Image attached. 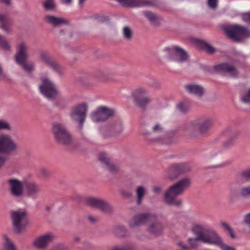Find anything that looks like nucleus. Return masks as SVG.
<instances>
[{
    "mask_svg": "<svg viewBox=\"0 0 250 250\" xmlns=\"http://www.w3.org/2000/svg\"><path fill=\"white\" fill-rule=\"evenodd\" d=\"M147 223L151 224L148 228L150 233L157 235L162 232L163 229L162 224L158 221L156 215L152 213H143L135 216L129 222V226L133 228Z\"/></svg>",
    "mask_w": 250,
    "mask_h": 250,
    "instance_id": "obj_1",
    "label": "nucleus"
},
{
    "mask_svg": "<svg viewBox=\"0 0 250 250\" xmlns=\"http://www.w3.org/2000/svg\"><path fill=\"white\" fill-rule=\"evenodd\" d=\"M190 180L188 178L183 179L171 186L165 193L164 199L166 202L170 205H174L180 207L182 202L180 199H176V197L181 194L189 187Z\"/></svg>",
    "mask_w": 250,
    "mask_h": 250,
    "instance_id": "obj_2",
    "label": "nucleus"
},
{
    "mask_svg": "<svg viewBox=\"0 0 250 250\" xmlns=\"http://www.w3.org/2000/svg\"><path fill=\"white\" fill-rule=\"evenodd\" d=\"M18 148V145L10 135L6 133L0 134V153H9L17 150ZM6 161V157L3 155H0V167L4 166Z\"/></svg>",
    "mask_w": 250,
    "mask_h": 250,
    "instance_id": "obj_3",
    "label": "nucleus"
},
{
    "mask_svg": "<svg viewBox=\"0 0 250 250\" xmlns=\"http://www.w3.org/2000/svg\"><path fill=\"white\" fill-rule=\"evenodd\" d=\"M213 119L211 117H206L192 121L188 127L192 137H196L195 134L207 132L213 124Z\"/></svg>",
    "mask_w": 250,
    "mask_h": 250,
    "instance_id": "obj_4",
    "label": "nucleus"
},
{
    "mask_svg": "<svg viewBox=\"0 0 250 250\" xmlns=\"http://www.w3.org/2000/svg\"><path fill=\"white\" fill-rule=\"evenodd\" d=\"M28 47L24 42L20 43L17 47V52L15 57L17 64L21 66L24 70L27 72H31L34 70V65L32 62L26 63Z\"/></svg>",
    "mask_w": 250,
    "mask_h": 250,
    "instance_id": "obj_5",
    "label": "nucleus"
},
{
    "mask_svg": "<svg viewBox=\"0 0 250 250\" xmlns=\"http://www.w3.org/2000/svg\"><path fill=\"white\" fill-rule=\"evenodd\" d=\"M223 29L229 37L235 41H239L245 37H250V30L238 24L225 25Z\"/></svg>",
    "mask_w": 250,
    "mask_h": 250,
    "instance_id": "obj_6",
    "label": "nucleus"
},
{
    "mask_svg": "<svg viewBox=\"0 0 250 250\" xmlns=\"http://www.w3.org/2000/svg\"><path fill=\"white\" fill-rule=\"evenodd\" d=\"M52 131L56 141L59 144L68 145L71 142V136L62 124L59 123H53Z\"/></svg>",
    "mask_w": 250,
    "mask_h": 250,
    "instance_id": "obj_7",
    "label": "nucleus"
},
{
    "mask_svg": "<svg viewBox=\"0 0 250 250\" xmlns=\"http://www.w3.org/2000/svg\"><path fill=\"white\" fill-rule=\"evenodd\" d=\"M164 52L168 60L179 63L187 61L188 58V54L186 51L177 46L166 47L164 49Z\"/></svg>",
    "mask_w": 250,
    "mask_h": 250,
    "instance_id": "obj_8",
    "label": "nucleus"
},
{
    "mask_svg": "<svg viewBox=\"0 0 250 250\" xmlns=\"http://www.w3.org/2000/svg\"><path fill=\"white\" fill-rule=\"evenodd\" d=\"M88 109L87 104L83 103L74 107L70 113L71 119L79 123L78 127L80 129H82L83 127Z\"/></svg>",
    "mask_w": 250,
    "mask_h": 250,
    "instance_id": "obj_9",
    "label": "nucleus"
},
{
    "mask_svg": "<svg viewBox=\"0 0 250 250\" xmlns=\"http://www.w3.org/2000/svg\"><path fill=\"white\" fill-rule=\"evenodd\" d=\"M11 219L15 230L17 233H20L27 224L26 212L22 209L13 211L11 212Z\"/></svg>",
    "mask_w": 250,
    "mask_h": 250,
    "instance_id": "obj_10",
    "label": "nucleus"
},
{
    "mask_svg": "<svg viewBox=\"0 0 250 250\" xmlns=\"http://www.w3.org/2000/svg\"><path fill=\"white\" fill-rule=\"evenodd\" d=\"M214 231L213 230H208L205 233H200L197 237L195 238H188V241L190 244V247H188L184 245L183 242L178 243L177 245L184 250H189L190 248H195L198 245V241H201L205 243L211 244L209 242H207L208 240L211 239V236L214 234Z\"/></svg>",
    "mask_w": 250,
    "mask_h": 250,
    "instance_id": "obj_11",
    "label": "nucleus"
},
{
    "mask_svg": "<svg viewBox=\"0 0 250 250\" xmlns=\"http://www.w3.org/2000/svg\"><path fill=\"white\" fill-rule=\"evenodd\" d=\"M42 84L39 86L41 92L48 99H53L58 94V91L54 84L48 78L42 79Z\"/></svg>",
    "mask_w": 250,
    "mask_h": 250,
    "instance_id": "obj_12",
    "label": "nucleus"
},
{
    "mask_svg": "<svg viewBox=\"0 0 250 250\" xmlns=\"http://www.w3.org/2000/svg\"><path fill=\"white\" fill-rule=\"evenodd\" d=\"M113 109L107 106H101L90 114L91 120L95 123L104 122L114 114Z\"/></svg>",
    "mask_w": 250,
    "mask_h": 250,
    "instance_id": "obj_13",
    "label": "nucleus"
},
{
    "mask_svg": "<svg viewBox=\"0 0 250 250\" xmlns=\"http://www.w3.org/2000/svg\"><path fill=\"white\" fill-rule=\"evenodd\" d=\"M148 94V92L146 88L140 87L133 91L132 96L137 104L139 107L144 108L150 102Z\"/></svg>",
    "mask_w": 250,
    "mask_h": 250,
    "instance_id": "obj_14",
    "label": "nucleus"
},
{
    "mask_svg": "<svg viewBox=\"0 0 250 250\" xmlns=\"http://www.w3.org/2000/svg\"><path fill=\"white\" fill-rule=\"evenodd\" d=\"M190 167L188 164L181 163L172 165L168 170V177L170 179H174L181 174L189 171Z\"/></svg>",
    "mask_w": 250,
    "mask_h": 250,
    "instance_id": "obj_15",
    "label": "nucleus"
},
{
    "mask_svg": "<svg viewBox=\"0 0 250 250\" xmlns=\"http://www.w3.org/2000/svg\"><path fill=\"white\" fill-rule=\"evenodd\" d=\"M41 59L58 74L61 75L64 73L65 69L56 62L54 58L50 56L48 53L43 52L41 53Z\"/></svg>",
    "mask_w": 250,
    "mask_h": 250,
    "instance_id": "obj_16",
    "label": "nucleus"
},
{
    "mask_svg": "<svg viewBox=\"0 0 250 250\" xmlns=\"http://www.w3.org/2000/svg\"><path fill=\"white\" fill-rule=\"evenodd\" d=\"M9 185L10 193L12 196L20 198L23 195V187L22 183L16 179H11L8 181Z\"/></svg>",
    "mask_w": 250,
    "mask_h": 250,
    "instance_id": "obj_17",
    "label": "nucleus"
},
{
    "mask_svg": "<svg viewBox=\"0 0 250 250\" xmlns=\"http://www.w3.org/2000/svg\"><path fill=\"white\" fill-rule=\"evenodd\" d=\"M86 203L88 205L92 207L99 208L104 212H109L112 210L110 205L105 201L102 199L95 198H89L86 200Z\"/></svg>",
    "mask_w": 250,
    "mask_h": 250,
    "instance_id": "obj_18",
    "label": "nucleus"
},
{
    "mask_svg": "<svg viewBox=\"0 0 250 250\" xmlns=\"http://www.w3.org/2000/svg\"><path fill=\"white\" fill-rule=\"evenodd\" d=\"M211 236H212L211 239L208 240L207 242H209L211 245L218 246L221 250H236L234 247L228 245L224 243L221 237L215 231L214 234Z\"/></svg>",
    "mask_w": 250,
    "mask_h": 250,
    "instance_id": "obj_19",
    "label": "nucleus"
},
{
    "mask_svg": "<svg viewBox=\"0 0 250 250\" xmlns=\"http://www.w3.org/2000/svg\"><path fill=\"white\" fill-rule=\"evenodd\" d=\"M26 196L33 200L36 199L37 195L40 191V187L39 184L33 182H27L25 185Z\"/></svg>",
    "mask_w": 250,
    "mask_h": 250,
    "instance_id": "obj_20",
    "label": "nucleus"
},
{
    "mask_svg": "<svg viewBox=\"0 0 250 250\" xmlns=\"http://www.w3.org/2000/svg\"><path fill=\"white\" fill-rule=\"evenodd\" d=\"M214 70L218 72L227 73L232 77H236L238 72L235 67L228 63H222L214 66Z\"/></svg>",
    "mask_w": 250,
    "mask_h": 250,
    "instance_id": "obj_21",
    "label": "nucleus"
},
{
    "mask_svg": "<svg viewBox=\"0 0 250 250\" xmlns=\"http://www.w3.org/2000/svg\"><path fill=\"white\" fill-rule=\"evenodd\" d=\"M54 235L51 233H48L37 238L34 245L39 248H44L52 240Z\"/></svg>",
    "mask_w": 250,
    "mask_h": 250,
    "instance_id": "obj_22",
    "label": "nucleus"
},
{
    "mask_svg": "<svg viewBox=\"0 0 250 250\" xmlns=\"http://www.w3.org/2000/svg\"><path fill=\"white\" fill-rule=\"evenodd\" d=\"M44 21L47 23L53 26H59L68 23L67 21L63 18L49 14L45 16Z\"/></svg>",
    "mask_w": 250,
    "mask_h": 250,
    "instance_id": "obj_23",
    "label": "nucleus"
},
{
    "mask_svg": "<svg viewBox=\"0 0 250 250\" xmlns=\"http://www.w3.org/2000/svg\"><path fill=\"white\" fill-rule=\"evenodd\" d=\"M99 159L102 163L105 165L106 168L110 171L114 172L118 170V167L110 162L107 154L105 153H100L99 154Z\"/></svg>",
    "mask_w": 250,
    "mask_h": 250,
    "instance_id": "obj_24",
    "label": "nucleus"
},
{
    "mask_svg": "<svg viewBox=\"0 0 250 250\" xmlns=\"http://www.w3.org/2000/svg\"><path fill=\"white\" fill-rule=\"evenodd\" d=\"M185 88L188 93L198 97L202 96L204 92V88L201 85L193 83L186 85Z\"/></svg>",
    "mask_w": 250,
    "mask_h": 250,
    "instance_id": "obj_25",
    "label": "nucleus"
},
{
    "mask_svg": "<svg viewBox=\"0 0 250 250\" xmlns=\"http://www.w3.org/2000/svg\"><path fill=\"white\" fill-rule=\"evenodd\" d=\"M0 28L6 33L11 31V23L6 15L0 14Z\"/></svg>",
    "mask_w": 250,
    "mask_h": 250,
    "instance_id": "obj_26",
    "label": "nucleus"
},
{
    "mask_svg": "<svg viewBox=\"0 0 250 250\" xmlns=\"http://www.w3.org/2000/svg\"><path fill=\"white\" fill-rule=\"evenodd\" d=\"M0 250H17L13 242L6 234L2 236V247Z\"/></svg>",
    "mask_w": 250,
    "mask_h": 250,
    "instance_id": "obj_27",
    "label": "nucleus"
},
{
    "mask_svg": "<svg viewBox=\"0 0 250 250\" xmlns=\"http://www.w3.org/2000/svg\"><path fill=\"white\" fill-rule=\"evenodd\" d=\"M110 250H138L137 246L132 243L117 245L112 248Z\"/></svg>",
    "mask_w": 250,
    "mask_h": 250,
    "instance_id": "obj_28",
    "label": "nucleus"
},
{
    "mask_svg": "<svg viewBox=\"0 0 250 250\" xmlns=\"http://www.w3.org/2000/svg\"><path fill=\"white\" fill-rule=\"evenodd\" d=\"M146 188L144 186H139L136 190L137 197V204L140 205L141 204L143 199L146 193Z\"/></svg>",
    "mask_w": 250,
    "mask_h": 250,
    "instance_id": "obj_29",
    "label": "nucleus"
},
{
    "mask_svg": "<svg viewBox=\"0 0 250 250\" xmlns=\"http://www.w3.org/2000/svg\"><path fill=\"white\" fill-rule=\"evenodd\" d=\"M122 34L124 39L129 41L132 38L133 33L129 27L125 26L123 28Z\"/></svg>",
    "mask_w": 250,
    "mask_h": 250,
    "instance_id": "obj_30",
    "label": "nucleus"
},
{
    "mask_svg": "<svg viewBox=\"0 0 250 250\" xmlns=\"http://www.w3.org/2000/svg\"><path fill=\"white\" fill-rule=\"evenodd\" d=\"M42 5L47 10H54L56 7L55 0H45L42 2Z\"/></svg>",
    "mask_w": 250,
    "mask_h": 250,
    "instance_id": "obj_31",
    "label": "nucleus"
},
{
    "mask_svg": "<svg viewBox=\"0 0 250 250\" xmlns=\"http://www.w3.org/2000/svg\"><path fill=\"white\" fill-rule=\"evenodd\" d=\"M0 48L6 51L10 50V45L6 39L2 35H0Z\"/></svg>",
    "mask_w": 250,
    "mask_h": 250,
    "instance_id": "obj_32",
    "label": "nucleus"
},
{
    "mask_svg": "<svg viewBox=\"0 0 250 250\" xmlns=\"http://www.w3.org/2000/svg\"><path fill=\"white\" fill-rule=\"evenodd\" d=\"M126 229L124 226H117L114 229L115 234L119 237H124L126 233Z\"/></svg>",
    "mask_w": 250,
    "mask_h": 250,
    "instance_id": "obj_33",
    "label": "nucleus"
},
{
    "mask_svg": "<svg viewBox=\"0 0 250 250\" xmlns=\"http://www.w3.org/2000/svg\"><path fill=\"white\" fill-rule=\"evenodd\" d=\"M208 230H211V229H205V227L201 225H195L192 228V231L193 232L197 234L198 236H199V234L200 233H205L206 231H207Z\"/></svg>",
    "mask_w": 250,
    "mask_h": 250,
    "instance_id": "obj_34",
    "label": "nucleus"
},
{
    "mask_svg": "<svg viewBox=\"0 0 250 250\" xmlns=\"http://www.w3.org/2000/svg\"><path fill=\"white\" fill-rule=\"evenodd\" d=\"M240 195L244 198L250 197V186L243 187L239 191Z\"/></svg>",
    "mask_w": 250,
    "mask_h": 250,
    "instance_id": "obj_35",
    "label": "nucleus"
},
{
    "mask_svg": "<svg viewBox=\"0 0 250 250\" xmlns=\"http://www.w3.org/2000/svg\"><path fill=\"white\" fill-rule=\"evenodd\" d=\"M123 129V125L121 124H118L111 127V131L112 135H117L120 134Z\"/></svg>",
    "mask_w": 250,
    "mask_h": 250,
    "instance_id": "obj_36",
    "label": "nucleus"
},
{
    "mask_svg": "<svg viewBox=\"0 0 250 250\" xmlns=\"http://www.w3.org/2000/svg\"><path fill=\"white\" fill-rule=\"evenodd\" d=\"M220 224L223 227V228L228 231L229 235L231 238H235V235L234 231L229 224L223 222H221Z\"/></svg>",
    "mask_w": 250,
    "mask_h": 250,
    "instance_id": "obj_37",
    "label": "nucleus"
},
{
    "mask_svg": "<svg viewBox=\"0 0 250 250\" xmlns=\"http://www.w3.org/2000/svg\"><path fill=\"white\" fill-rule=\"evenodd\" d=\"M5 130L10 131L12 130L10 124L6 121L0 120V130Z\"/></svg>",
    "mask_w": 250,
    "mask_h": 250,
    "instance_id": "obj_38",
    "label": "nucleus"
},
{
    "mask_svg": "<svg viewBox=\"0 0 250 250\" xmlns=\"http://www.w3.org/2000/svg\"><path fill=\"white\" fill-rule=\"evenodd\" d=\"M207 4L211 9H216L218 6V0H207Z\"/></svg>",
    "mask_w": 250,
    "mask_h": 250,
    "instance_id": "obj_39",
    "label": "nucleus"
},
{
    "mask_svg": "<svg viewBox=\"0 0 250 250\" xmlns=\"http://www.w3.org/2000/svg\"><path fill=\"white\" fill-rule=\"evenodd\" d=\"M144 15L151 21L154 22L157 20L156 16L151 12H145Z\"/></svg>",
    "mask_w": 250,
    "mask_h": 250,
    "instance_id": "obj_40",
    "label": "nucleus"
},
{
    "mask_svg": "<svg viewBox=\"0 0 250 250\" xmlns=\"http://www.w3.org/2000/svg\"><path fill=\"white\" fill-rule=\"evenodd\" d=\"M202 47L203 49L208 53L212 54L214 52V48L209 44L203 43Z\"/></svg>",
    "mask_w": 250,
    "mask_h": 250,
    "instance_id": "obj_41",
    "label": "nucleus"
},
{
    "mask_svg": "<svg viewBox=\"0 0 250 250\" xmlns=\"http://www.w3.org/2000/svg\"><path fill=\"white\" fill-rule=\"evenodd\" d=\"M152 131L154 133H161L164 131V128L159 124H156L152 127Z\"/></svg>",
    "mask_w": 250,
    "mask_h": 250,
    "instance_id": "obj_42",
    "label": "nucleus"
},
{
    "mask_svg": "<svg viewBox=\"0 0 250 250\" xmlns=\"http://www.w3.org/2000/svg\"><path fill=\"white\" fill-rule=\"evenodd\" d=\"M242 178L246 181L250 180V168L244 171L241 174Z\"/></svg>",
    "mask_w": 250,
    "mask_h": 250,
    "instance_id": "obj_43",
    "label": "nucleus"
},
{
    "mask_svg": "<svg viewBox=\"0 0 250 250\" xmlns=\"http://www.w3.org/2000/svg\"><path fill=\"white\" fill-rule=\"evenodd\" d=\"M177 107L180 112L183 113H185L188 110V107L183 103L177 104Z\"/></svg>",
    "mask_w": 250,
    "mask_h": 250,
    "instance_id": "obj_44",
    "label": "nucleus"
},
{
    "mask_svg": "<svg viewBox=\"0 0 250 250\" xmlns=\"http://www.w3.org/2000/svg\"><path fill=\"white\" fill-rule=\"evenodd\" d=\"M40 175L42 177H48L50 175L49 171L46 168L42 167L40 169Z\"/></svg>",
    "mask_w": 250,
    "mask_h": 250,
    "instance_id": "obj_45",
    "label": "nucleus"
},
{
    "mask_svg": "<svg viewBox=\"0 0 250 250\" xmlns=\"http://www.w3.org/2000/svg\"><path fill=\"white\" fill-rule=\"evenodd\" d=\"M242 101L246 104H250V89L248 90L247 94L241 98Z\"/></svg>",
    "mask_w": 250,
    "mask_h": 250,
    "instance_id": "obj_46",
    "label": "nucleus"
},
{
    "mask_svg": "<svg viewBox=\"0 0 250 250\" xmlns=\"http://www.w3.org/2000/svg\"><path fill=\"white\" fill-rule=\"evenodd\" d=\"M243 20L248 24H250V12L244 13L242 15Z\"/></svg>",
    "mask_w": 250,
    "mask_h": 250,
    "instance_id": "obj_47",
    "label": "nucleus"
},
{
    "mask_svg": "<svg viewBox=\"0 0 250 250\" xmlns=\"http://www.w3.org/2000/svg\"><path fill=\"white\" fill-rule=\"evenodd\" d=\"M72 242L73 244L82 243L81 237L79 236H74L73 238Z\"/></svg>",
    "mask_w": 250,
    "mask_h": 250,
    "instance_id": "obj_48",
    "label": "nucleus"
},
{
    "mask_svg": "<svg viewBox=\"0 0 250 250\" xmlns=\"http://www.w3.org/2000/svg\"><path fill=\"white\" fill-rule=\"evenodd\" d=\"M88 218L89 221L91 223H95L99 220V218L97 217H94L91 215H88Z\"/></svg>",
    "mask_w": 250,
    "mask_h": 250,
    "instance_id": "obj_49",
    "label": "nucleus"
},
{
    "mask_svg": "<svg viewBox=\"0 0 250 250\" xmlns=\"http://www.w3.org/2000/svg\"><path fill=\"white\" fill-rule=\"evenodd\" d=\"M81 244L83 249H89L90 247V244L87 241H82Z\"/></svg>",
    "mask_w": 250,
    "mask_h": 250,
    "instance_id": "obj_50",
    "label": "nucleus"
},
{
    "mask_svg": "<svg viewBox=\"0 0 250 250\" xmlns=\"http://www.w3.org/2000/svg\"><path fill=\"white\" fill-rule=\"evenodd\" d=\"M51 250H68L66 248H64L62 245H56Z\"/></svg>",
    "mask_w": 250,
    "mask_h": 250,
    "instance_id": "obj_51",
    "label": "nucleus"
},
{
    "mask_svg": "<svg viewBox=\"0 0 250 250\" xmlns=\"http://www.w3.org/2000/svg\"><path fill=\"white\" fill-rule=\"evenodd\" d=\"M161 188L160 186H157L153 187L152 190L155 193H159L161 191Z\"/></svg>",
    "mask_w": 250,
    "mask_h": 250,
    "instance_id": "obj_52",
    "label": "nucleus"
},
{
    "mask_svg": "<svg viewBox=\"0 0 250 250\" xmlns=\"http://www.w3.org/2000/svg\"><path fill=\"white\" fill-rule=\"evenodd\" d=\"M62 4L69 5L71 3L72 0H61Z\"/></svg>",
    "mask_w": 250,
    "mask_h": 250,
    "instance_id": "obj_53",
    "label": "nucleus"
},
{
    "mask_svg": "<svg viewBox=\"0 0 250 250\" xmlns=\"http://www.w3.org/2000/svg\"><path fill=\"white\" fill-rule=\"evenodd\" d=\"M0 2L3 3L7 5H9L10 4V0H0Z\"/></svg>",
    "mask_w": 250,
    "mask_h": 250,
    "instance_id": "obj_54",
    "label": "nucleus"
},
{
    "mask_svg": "<svg viewBox=\"0 0 250 250\" xmlns=\"http://www.w3.org/2000/svg\"><path fill=\"white\" fill-rule=\"evenodd\" d=\"M124 196L125 197H129L131 196V194L130 193H127L126 194H125V193H123Z\"/></svg>",
    "mask_w": 250,
    "mask_h": 250,
    "instance_id": "obj_55",
    "label": "nucleus"
},
{
    "mask_svg": "<svg viewBox=\"0 0 250 250\" xmlns=\"http://www.w3.org/2000/svg\"><path fill=\"white\" fill-rule=\"evenodd\" d=\"M86 0H79V4L81 5V6H82L83 5V2L85 1Z\"/></svg>",
    "mask_w": 250,
    "mask_h": 250,
    "instance_id": "obj_56",
    "label": "nucleus"
},
{
    "mask_svg": "<svg viewBox=\"0 0 250 250\" xmlns=\"http://www.w3.org/2000/svg\"><path fill=\"white\" fill-rule=\"evenodd\" d=\"M1 74H2V69L1 67L0 66V75H1Z\"/></svg>",
    "mask_w": 250,
    "mask_h": 250,
    "instance_id": "obj_57",
    "label": "nucleus"
},
{
    "mask_svg": "<svg viewBox=\"0 0 250 250\" xmlns=\"http://www.w3.org/2000/svg\"><path fill=\"white\" fill-rule=\"evenodd\" d=\"M225 145V146H229V145L227 144V143H226Z\"/></svg>",
    "mask_w": 250,
    "mask_h": 250,
    "instance_id": "obj_58",
    "label": "nucleus"
},
{
    "mask_svg": "<svg viewBox=\"0 0 250 250\" xmlns=\"http://www.w3.org/2000/svg\"><path fill=\"white\" fill-rule=\"evenodd\" d=\"M159 139H160V138H158V139H157V141H159Z\"/></svg>",
    "mask_w": 250,
    "mask_h": 250,
    "instance_id": "obj_59",
    "label": "nucleus"
}]
</instances>
